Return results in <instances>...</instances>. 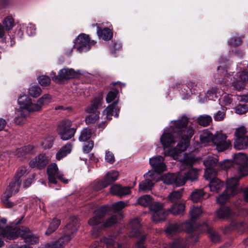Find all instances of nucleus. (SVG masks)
<instances>
[{
	"label": "nucleus",
	"instance_id": "45",
	"mask_svg": "<svg viewBox=\"0 0 248 248\" xmlns=\"http://www.w3.org/2000/svg\"><path fill=\"white\" fill-rule=\"evenodd\" d=\"M183 190L182 189L178 190L172 191L169 195L168 199L171 202H175L180 200L182 196Z\"/></svg>",
	"mask_w": 248,
	"mask_h": 248
},
{
	"label": "nucleus",
	"instance_id": "61",
	"mask_svg": "<svg viewBox=\"0 0 248 248\" xmlns=\"http://www.w3.org/2000/svg\"><path fill=\"white\" fill-rule=\"evenodd\" d=\"M38 82L42 86H48L50 83V79L49 77L43 75L38 77Z\"/></svg>",
	"mask_w": 248,
	"mask_h": 248
},
{
	"label": "nucleus",
	"instance_id": "36",
	"mask_svg": "<svg viewBox=\"0 0 248 248\" xmlns=\"http://www.w3.org/2000/svg\"><path fill=\"white\" fill-rule=\"evenodd\" d=\"M182 231L188 233L192 232L195 228V220L191 218L189 220L180 224Z\"/></svg>",
	"mask_w": 248,
	"mask_h": 248
},
{
	"label": "nucleus",
	"instance_id": "55",
	"mask_svg": "<svg viewBox=\"0 0 248 248\" xmlns=\"http://www.w3.org/2000/svg\"><path fill=\"white\" fill-rule=\"evenodd\" d=\"M3 25L6 31L11 30L14 27V20L11 16H7L3 21Z\"/></svg>",
	"mask_w": 248,
	"mask_h": 248
},
{
	"label": "nucleus",
	"instance_id": "8",
	"mask_svg": "<svg viewBox=\"0 0 248 248\" xmlns=\"http://www.w3.org/2000/svg\"><path fill=\"white\" fill-rule=\"evenodd\" d=\"M6 218L0 219V248L3 246L4 244L3 238L14 240L16 239L17 236L15 232H13L12 226H6Z\"/></svg>",
	"mask_w": 248,
	"mask_h": 248
},
{
	"label": "nucleus",
	"instance_id": "11",
	"mask_svg": "<svg viewBox=\"0 0 248 248\" xmlns=\"http://www.w3.org/2000/svg\"><path fill=\"white\" fill-rule=\"evenodd\" d=\"M119 176V172L116 170H111L108 172L104 178L96 182L93 186L96 191H99L105 187H107L115 181Z\"/></svg>",
	"mask_w": 248,
	"mask_h": 248
},
{
	"label": "nucleus",
	"instance_id": "29",
	"mask_svg": "<svg viewBox=\"0 0 248 248\" xmlns=\"http://www.w3.org/2000/svg\"><path fill=\"white\" fill-rule=\"evenodd\" d=\"M189 239L190 236L188 239L179 238L170 244V248H188Z\"/></svg>",
	"mask_w": 248,
	"mask_h": 248
},
{
	"label": "nucleus",
	"instance_id": "60",
	"mask_svg": "<svg viewBox=\"0 0 248 248\" xmlns=\"http://www.w3.org/2000/svg\"><path fill=\"white\" fill-rule=\"evenodd\" d=\"M51 100V96L49 94H45L38 100L37 102L39 105H41V107L42 108V106L50 103Z\"/></svg>",
	"mask_w": 248,
	"mask_h": 248
},
{
	"label": "nucleus",
	"instance_id": "40",
	"mask_svg": "<svg viewBox=\"0 0 248 248\" xmlns=\"http://www.w3.org/2000/svg\"><path fill=\"white\" fill-rule=\"evenodd\" d=\"M217 158L216 157L213 156H209L203 161L205 169H216L215 167L217 166Z\"/></svg>",
	"mask_w": 248,
	"mask_h": 248
},
{
	"label": "nucleus",
	"instance_id": "56",
	"mask_svg": "<svg viewBox=\"0 0 248 248\" xmlns=\"http://www.w3.org/2000/svg\"><path fill=\"white\" fill-rule=\"evenodd\" d=\"M206 227L207 228V231L210 234V238L212 241L215 243H217L219 241L220 237L219 235L216 233L212 229L210 228L207 224Z\"/></svg>",
	"mask_w": 248,
	"mask_h": 248
},
{
	"label": "nucleus",
	"instance_id": "26",
	"mask_svg": "<svg viewBox=\"0 0 248 248\" xmlns=\"http://www.w3.org/2000/svg\"><path fill=\"white\" fill-rule=\"evenodd\" d=\"M28 112L25 109H19L14 119V122L17 125H22L27 122Z\"/></svg>",
	"mask_w": 248,
	"mask_h": 248
},
{
	"label": "nucleus",
	"instance_id": "39",
	"mask_svg": "<svg viewBox=\"0 0 248 248\" xmlns=\"http://www.w3.org/2000/svg\"><path fill=\"white\" fill-rule=\"evenodd\" d=\"M88 113H89V114L86 116L85 119L86 124H94L99 120L100 117V111Z\"/></svg>",
	"mask_w": 248,
	"mask_h": 248
},
{
	"label": "nucleus",
	"instance_id": "50",
	"mask_svg": "<svg viewBox=\"0 0 248 248\" xmlns=\"http://www.w3.org/2000/svg\"><path fill=\"white\" fill-rule=\"evenodd\" d=\"M152 202V198L149 195H144L138 199V203L143 206H150Z\"/></svg>",
	"mask_w": 248,
	"mask_h": 248
},
{
	"label": "nucleus",
	"instance_id": "4",
	"mask_svg": "<svg viewBox=\"0 0 248 248\" xmlns=\"http://www.w3.org/2000/svg\"><path fill=\"white\" fill-rule=\"evenodd\" d=\"M21 180H14L9 183L7 186L4 195L1 199L4 206L7 208H12L15 205V203L10 201L9 199L14 195L18 192L21 185Z\"/></svg>",
	"mask_w": 248,
	"mask_h": 248
},
{
	"label": "nucleus",
	"instance_id": "3",
	"mask_svg": "<svg viewBox=\"0 0 248 248\" xmlns=\"http://www.w3.org/2000/svg\"><path fill=\"white\" fill-rule=\"evenodd\" d=\"M79 224L77 219L69 222L63 229V235L56 241L46 245V248H63L73 237L79 228Z\"/></svg>",
	"mask_w": 248,
	"mask_h": 248
},
{
	"label": "nucleus",
	"instance_id": "38",
	"mask_svg": "<svg viewBox=\"0 0 248 248\" xmlns=\"http://www.w3.org/2000/svg\"><path fill=\"white\" fill-rule=\"evenodd\" d=\"M61 224V220L57 218H54L50 222L49 227L46 231L45 234L47 235H50L55 232Z\"/></svg>",
	"mask_w": 248,
	"mask_h": 248
},
{
	"label": "nucleus",
	"instance_id": "28",
	"mask_svg": "<svg viewBox=\"0 0 248 248\" xmlns=\"http://www.w3.org/2000/svg\"><path fill=\"white\" fill-rule=\"evenodd\" d=\"M97 33L99 38L104 40H110L113 37L112 31L108 28L101 29L99 27H97Z\"/></svg>",
	"mask_w": 248,
	"mask_h": 248
},
{
	"label": "nucleus",
	"instance_id": "46",
	"mask_svg": "<svg viewBox=\"0 0 248 248\" xmlns=\"http://www.w3.org/2000/svg\"><path fill=\"white\" fill-rule=\"evenodd\" d=\"M118 220V219L117 215L111 216L110 217L106 219L105 221L103 222L101 224V227L102 228L104 229L110 227L117 223Z\"/></svg>",
	"mask_w": 248,
	"mask_h": 248
},
{
	"label": "nucleus",
	"instance_id": "13",
	"mask_svg": "<svg viewBox=\"0 0 248 248\" xmlns=\"http://www.w3.org/2000/svg\"><path fill=\"white\" fill-rule=\"evenodd\" d=\"M50 75L55 83H61L63 80L74 78L76 72L73 69L63 68L59 71L57 76L54 72H51Z\"/></svg>",
	"mask_w": 248,
	"mask_h": 248
},
{
	"label": "nucleus",
	"instance_id": "54",
	"mask_svg": "<svg viewBox=\"0 0 248 248\" xmlns=\"http://www.w3.org/2000/svg\"><path fill=\"white\" fill-rule=\"evenodd\" d=\"M41 93L42 90L41 88L38 86H31L28 90L29 94L34 98L39 96Z\"/></svg>",
	"mask_w": 248,
	"mask_h": 248
},
{
	"label": "nucleus",
	"instance_id": "52",
	"mask_svg": "<svg viewBox=\"0 0 248 248\" xmlns=\"http://www.w3.org/2000/svg\"><path fill=\"white\" fill-rule=\"evenodd\" d=\"M189 213L191 218L195 220L201 216L202 213V210L201 206H193L191 208Z\"/></svg>",
	"mask_w": 248,
	"mask_h": 248
},
{
	"label": "nucleus",
	"instance_id": "32",
	"mask_svg": "<svg viewBox=\"0 0 248 248\" xmlns=\"http://www.w3.org/2000/svg\"><path fill=\"white\" fill-rule=\"evenodd\" d=\"M234 147L237 150H244L248 147V138H235Z\"/></svg>",
	"mask_w": 248,
	"mask_h": 248
},
{
	"label": "nucleus",
	"instance_id": "53",
	"mask_svg": "<svg viewBox=\"0 0 248 248\" xmlns=\"http://www.w3.org/2000/svg\"><path fill=\"white\" fill-rule=\"evenodd\" d=\"M234 136L235 138H248L246 128L245 126H242L236 128L234 132Z\"/></svg>",
	"mask_w": 248,
	"mask_h": 248
},
{
	"label": "nucleus",
	"instance_id": "58",
	"mask_svg": "<svg viewBox=\"0 0 248 248\" xmlns=\"http://www.w3.org/2000/svg\"><path fill=\"white\" fill-rule=\"evenodd\" d=\"M126 205V204L124 202L120 201L114 203L111 206H109L110 207V211L113 210L114 212H117L122 210Z\"/></svg>",
	"mask_w": 248,
	"mask_h": 248
},
{
	"label": "nucleus",
	"instance_id": "10",
	"mask_svg": "<svg viewBox=\"0 0 248 248\" xmlns=\"http://www.w3.org/2000/svg\"><path fill=\"white\" fill-rule=\"evenodd\" d=\"M96 42L91 40L88 35L84 33L79 34L76 39L75 45L77 50L81 52L89 50L92 46L95 45Z\"/></svg>",
	"mask_w": 248,
	"mask_h": 248
},
{
	"label": "nucleus",
	"instance_id": "44",
	"mask_svg": "<svg viewBox=\"0 0 248 248\" xmlns=\"http://www.w3.org/2000/svg\"><path fill=\"white\" fill-rule=\"evenodd\" d=\"M32 150V146L29 145L17 149L14 154L17 157H22Z\"/></svg>",
	"mask_w": 248,
	"mask_h": 248
},
{
	"label": "nucleus",
	"instance_id": "6",
	"mask_svg": "<svg viewBox=\"0 0 248 248\" xmlns=\"http://www.w3.org/2000/svg\"><path fill=\"white\" fill-rule=\"evenodd\" d=\"M129 229L130 230V236L140 237V240L136 244V248H145L142 245L147 238L145 234H142L140 230V221L139 218H136L132 220L127 226Z\"/></svg>",
	"mask_w": 248,
	"mask_h": 248
},
{
	"label": "nucleus",
	"instance_id": "59",
	"mask_svg": "<svg viewBox=\"0 0 248 248\" xmlns=\"http://www.w3.org/2000/svg\"><path fill=\"white\" fill-rule=\"evenodd\" d=\"M41 105H39L38 102H37V103L33 104L32 103L31 100L29 104L28 105V107L26 109V111L29 114L30 112L40 111L41 110Z\"/></svg>",
	"mask_w": 248,
	"mask_h": 248
},
{
	"label": "nucleus",
	"instance_id": "5",
	"mask_svg": "<svg viewBox=\"0 0 248 248\" xmlns=\"http://www.w3.org/2000/svg\"><path fill=\"white\" fill-rule=\"evenodd\" d=\"M72 124V122L68 119H64L59 122L57 132L62 140H67L74 137L77 129L71 127Z\"/></svg>",
	"mask_w": 248,
	"mask_h": 248
},
{
	"label": "nucleus",
	"instance_id": "21",
	"mask_svg": "<svg viewBox=\"0 0 248 248\" xmlns=\"http://www.w3.org/2000/svg\"><path fill=\"white\" fill-rule=\"evenodd\" d=\"M153 172L149 171L144 175L145 179L140 183L139 187L140 191L150 190L154 185L152 182Z\"/></svg>",
	"mask_w": 248,
	"mask_h": 248
},
{
	"label": "nucleus",
	"instance_id": "23",
	"mask_svg": "<svg viewBox=\"0 0 248 248\" xmlns=\"http://www.w3.org/2000/svg\"><path fill=\"white\" fill-rule=\"evenodd\" d=\"M118 102V100L115 101L103 111V114L106 115V118L108 120H110L112 119L114 111L115 112L114 116L116 118L118 117L120 109L117 106Z\"/></svg>",
	"mask_w": 248,
	"mask_h": 248
},
{
	"label": "nucleus",
	"instance_id": "51",
	"mask_svg": "<svg viewBox=\"0 0 248 248\" xmlns=\"http://www.w3.org/2000/svg\"><path fill=\"white\" fill-rule=\"evenodd\" d=\"M217 173V169H205L204 176L206 180L210 182L211 180L217 178L216 177Z\"/></svg>",
	"mask_w": 248,
	"mask_h": 248
},
{
	"label": "nucleus",
	"instance_id": "41",
	"mask_svg": "<svg viewBox=\"0 0 248 248\" xmlns=\"http://www.w3.org/2000/svg\"><path fill=\"white\" fill-rule=\"evenodd\" d=\"M204 195L205 193L203 189H195L191 193L190 198L193 202H197L203 198Z\"/></svg>",
	"mask_w": 248,
	"mask_h": 248
},
{
	"label": "nucleus",
	"instance_id": "25",
	"mask_svg": "<svg viewBox=\"0 0 248 248\" xmlns=\"http://www.w3.org/2000/svg\"><path fill=\"white\" fill-rule=\"evenodd\" d=\"M240 178L238 175L228 179L226 181V189L231 191L232 194H236L237 192V186Z\"/></svg>",
	"mask_w": 248,
	"mask_h": 248
},
{
	"label": "nucleus",
	"instance_id": "35",
	"mask_svg": "<svg viewBox=\"0 0 248 248\" xmlns=\"http://www.w3.org/2000/svg\"><path fill=\"white\" fill-rule=\"evenodd\" d=\"M185 210V205L183 203H179L174 204L168 210V213L170 212L174 215H181L183 214Z\"/></svg>",
	"mask_w": 248,
	"mask_h": 248
},
{
	"label": "nucleus",
	"instance_id": "33",
	"mask_svg": "<svg viewBox=\"0 0 248 248\" xmlns=\"http://www.w3.org/2000/svg\"><path fill=\"white\" fill-rule=\"evenodd\" d=\"M160 141L164 148L174 142L172 135L169 132H164L160 138Z\"/></svg>",
	"mask_w": 248,
	"mask_h": 248
},
{
	"label": "nucleus",
	"instance_id": "57",
	"mask_svg": "<svg viewBox=\"0 0 248 248\" xmlns=\"http://www.w3.org/2000/svg\"><path fill=\"white\" fill-rule=\"evenodd\" d=\"M116 238L114 236H110L108 237H104L102 239L101 241L105 243L108 248H113L114 244L116 242Z\"/></svg>",
	"mask_w": 248,
	"mask_h": 248
},
{
	"label": "nucleus",
	"instance_id": "9",
	"mask_svg": "<svg viewBox=\"0 0 248 248\" xmlns=\"http://www.w3.org/2000/svg\"><path fill=\"white\" fill-rule=\"evenodd\" d=\"M13 232H15L17 235L16 238L20 236L25 240L26 243L30 245H33L39 242V238L33 235L28 228H24L22 229L17 227H12Z\"/></svg>",
	"mask_w": 248,
	"mask_h": 248
},
{
	"label": "nucleus",
	"instance_id": "64",
	"mask_svg": "<svg viewBox=\"0 0 248 248\" xmlns=\"http://www.w3.org/2000/svg\"><path fill=\"white\" fill-rule=\"evenodd\" d=\"M248 111V108L246 105L239 104L236 106L235 111L237 114H243Z\"/></svg>",
	"mask_w": 248,
	"mask_h": 248
},
{
	"label": "nucleus",
	"instance_id": "15",
	"mask_svg": "<svg viewBox=\"0 0 248 248\" xmlns=\"http://www.w3.org/2000/svg\"><path fill=\"white\" fill-rule=\"evenodd\" d=\"M179 175L181 180H179L178 184L183 186L187 180L194 181L197 180L199 176L198 170L192 168L188 170L181 171Z\"/></svg>",
	"mask_w": 248,
	"mask_h": 248
},
{
	"label": "nucleus",
	"instance_id": "7",
	"mask_svg": "<svg viewBox=\"0 0 248 248\" xmlns=\"http://www.w3.org/2000/svg\"><path fill=\"white\" fill-rule=\"evenodd\" d=\"M46 173L48 175L49 183L56 184L57 183V178L65 184H68L69 181L68 179L64 177L62 173L59 170L56 163H52L47 166Z\"/></svg>",
	"mask_w": 248,
	"mask_h": 248
},
{
	"label": "nucleus",
	"instance_id": "48",
	"mask_svg": "<svg viewBox=\"0 0 248 248\" xmlns=\"http://www.w3.org/2000/svg\"><path fill=\"white\" fill-rule=\"evenodd\" d=\"M91 130L89 128H83L81 131L80 135L78 138L80 141H88L91 137Z\"/></svg>",
	"mask_w": 248,
	"mask_h": 248
},
{
	"label": "nucleus",
	"instance_id": "19",
	"mask_svg": "<svg viewBox=\"0 0 248 248\" xmlns=\"http://www.w3.org/2000/svg\"><path fill=\"white\" fill-rule=\"evenodd\" d=\"M131 187L129 186H122L119 185H114L111 186L110 192L114 195L120 197H124L131 193Z\"/></svg>",
	"mask_w": 248,
	"mask_h": 248
},
{
	"label": "nucleus",
	"instance_id": "2",
	"mask_svg": "<svg viewBox=\"0 0 248 248\" xmlns=\"http://www.w3.org/2000/svg\"><path fill=\"white\" fill-rule=\"evenodd\" d=\"M226 135L217 132L213 135L209 130L206 129L200 132V140L202 143L205 144L212 141L218 152H223L229 149L231 146V141L227 139Z\"/></svg>",
	"mask_w": 248,
	"mask_h": 248
},
{
	"label": "nucleus",
	"instance_id": "49",
	"mask_svg": "<svg viewBox=\"0 0 248 248\" xmlns=\"http://www.w3.org/2000/svg\"><path fill=\"white\" fill-rule=\"evenodd\" d=\"M212 117L208 115L200 116L198 118V122L201 125L206 126L210 124L212 122Z\"/></svg>",
	"mask_w": 248,
	"mask_h": 248
},
{
	"label": "nucleus",
	"instance_id": "42",
	"mask_svg": "<svg viewBox=\"0 0 248 248\" xmlns=\"http://www.w3.org/2000/svg\"><path fill=\"white\" fill-rule=\"evenodd\" d=\"M248 160V158L246 155L242 153L235 155L234 157V162L240 165V166L247 164Z\"/></svg>",
	"mask_w": 248,
	"mask_h": 248
},
{
	"label": "nucleus",
	"instance_id": "62",
	"mask_svg": "<svg viewBox=\"0 0 248 248\" xmlns=\"http://www.w3.org/2000/svg\"><path fill=\"white\" fill-rule=\"evenodd\" d=\"M229 43L231 46H238L242 43L241 39L238 35L235 34L231 37Z\"/></svg>",
	"mask_w": 248,
	"mask_h": 248
},
{
	"label": "nucleus",
	"instance_id": "63",
	"mask_svg": "<svg viewBox=\"0 0 248 248\" xmlns=\"http://www.w3.org/2000/svg\"><path fill=\"white\" fill-rule=\"evenodd\" d=\"M237 175L240 178L248 175V166L247 164L239 167L237 170Z\"/></svg>",
	"mask_w": 248,
	"mask_h": 248
},
{
	"label": "nucleus",
	"instance_id": "14",
	"mask_svg": "<svg viewBox=\"0 0 248 248\" xmlns=\"http://www.w3.org/2000/svg\"><path fill=\"white\" fill-rule=\"evenodd\" d=\"M150 209L153 212L152 218L154 222H158L165 220L168 215V211H165L163 208V205L160 202L152 204Z\"/></svg>",
	"mask_w": 248,
	"mask_h": 248
},
{
	"label": "nucleus",
	"instance_id": "22",
	"mask_svg": "<svg viewBox=\"0 0 248 248\" xmlns=\"http://www.w3.org/2000/svg\"><path fill=\"white\" fill-rule=\"evenodd\" d=\"M103 99V94L100 93L97 96L93 98L91 101V105L86 108V111L87 112L99 111L97 109L102 106Z\"/></svg>",
	"mask_w": 248,
	"mask_h": 248
},
{
	"label": "nucleus",
	"instance_id": "30",
	"mask_svg": "<svg viewBox=\"0 0 248 248\" xmlns=\"http://www.w3.org/2000/svg\"><path fill=\"white\" fill-rule=\"evenodd\" d=\"M189 118L186 115H183L181 117H179L177 120L172 121L174 127L178 130H181L184 128L187 127Z\"/></svg>",
	"mask_w": 248,
	"mask_h": 248
},
{
	"label": "nucleus",
	"instance_id": "20",
	"mask_svg": "<svg viewBox=\"0 0 248 248\" xmlns=\"http://www.w3.org/2000/svg\"><path fill=\"white\" fill-rule=\"evenodd\" d=\"M231 75L228 73L227 70L226 68L221 66H218L217 68V75L215 76L216 80L217 82L224 83L227 84L229 81L232 80L231 78Z\"/></svg>",
	"mask_w": 248,
	"mask_h": 248
},
{
	"label": "nucleus",
	"instance_id": "31",
	"mask_svg": "<svg viewBox=\"0 0 248 248\" xmlns=\"http://www.w3.org/2000/svg\"><path fill=\"white\" fill-rule=\"evenodd\" d=\"M73 145L70 143H68L62 146L56 153V158L57 160H61L62 158L70 154L72 151Z\"/></svg>",
	"mask_w": 248,
	"mask_h": 248
},
{
	"label": "nucleus",
	"instance_id": "17",
	"mask_svg": "<svg viewBox=\"0 0 248 248\" xmlns=\"http://www.w3.org/2000/svg\"><path fill=\"white\" fill-rule=\"evenodd\" d=\"M48 163V159L45 154H41L31 159L29 162L31 168L38 169L44 168Z\"/></svg>",
	"mask_w": 248,
	"mask_h": 248
},
{
	"label": "nucleus",
	"instance_id": "43",
	"mask_svg": "<svg viewBox=\"0 0 248 248\" xmlns=\"http://www.w3.org/2000/svg\"><path fill=\"white\" fill-rule=\"evenodd\" d=\"M182 231L180 223L171 224L168 226L165 230L166 233L168 235H172L175 233Z\"/></svg>",
	"mask_w": 248,
	"mask_h": 248
},
{
	"label": "nucleus",
	"instance_id": "16",
	"mask_svg": "<svg viewBox=\"0 0 248 248\" xmlns=\"http://www.w3.org/2000/svg\"><path fill=\"white\" fill-rule=\"evenodd\" d=\"M233 81L231 83L233 89L236 91H241L245 87V83L248 81V71H243L239 75H236Z\"/></svg>",
	"mask_w": 248,
	"mask_h": 248
},
{
	"label": "nucleus",
	"instance_id": "24",
	"mask_svg": "<svg viewBox=\"0 0 248 248\" xmlns=\"http://www.w3.org/2000/svg\"><path fill=\"white\" fill-rule=\"evenodd\" d=\"M179 180H181L179 174L176 175L173 173H168L161 177V181L167 185L174 184L177 186H181L182 185L178 184Z\"/></svg>",
	"mask_w": 248,
	"mask_h": 248
},
{
	"label": "nucleus",
	"instance_id": "37",
	"mask_svg": "<svg viewBox=\"0 0 248 248\" xmlns=\"http://www.w3.org/2000/svg\"><path fill=\"white\" fill-rule=\"evenodd\" d=\"M234 195V194H232L231 191L226 189L223 193L217 198V202L220 205H223Z\"/></svg>",
	"mask_w": 248,
	"mask_h": 248
},
{
	"label": "nucleus",
	"instance_id": "27",
	"mask_svg": "<svg viewBox=\"0 0 248 248\" xmlns=\"http://www.w3.org/2000/svg\"><path fill=\"white\" fill-rule=\"evenodd\" d=\"M217 213L218 217L221 219H230L235 216L229 207L225 206L221 207Z\"/></svg>",
	"mask_w": 248,
	"mask_h": 248
},
{
	"label": "nucleus",
	"instance_id": "1",
	"mask_svg": "<svg viewBox=\"0 0 248 248\" xmlns=\"http://www.w3.org/2000/svg\"><path fill=\"white\" fill-rule=\"evenodd\" d=\"M174 132L176 133L175 137L179 140L180 143L176 147L165 152V155L170 156L174 159H178L180 155L188 147L189 140L194 134V130L189 126Z\"/></svg>",
	"mask_w": 248,
	"mask_h": 248
},
{
	"label": "nucleus",
	"instance_id": "34",
	"mask_svg": "<svg viewBox=\"0 0 248 248\" xmlns=\"http://www.w3.org/2000/svg\"><path fill=\"white\" fill-rule=\"evenodd\" d=\"M209 186L211 191L218 192L223 187L224 183L218 178L214 179L210 181Z\"/></svg>",
	"mask_w": 248,
	"mask_h": 248
},
{
	"label": "nucleus",
	"instance_id": "47",
	"mask_svg": "<svg viewBox=\"0 0 248 248\" xmlns=\"http://www.w3.org/2000/svg\"><path fill=\"white\" fill-rule=\"evenodd\" d=\"M31 100V99L26 95L19 97L17 100L18 104L20 106L19 109L26 110Z\"/></svg>",
	"mask_w": 248,
	"mask_h": 248
},
{
	"label": "nucleus",
	"instance_id": "12",
	"mask_svg": "<svg viewBox=\"0 0 248 248\" xmlns=\"http://www.w3.org/2000/svg\"><path fill=\"white\" fill-rule=\"evenodd\" d=\"M110 211V207L107 205L100 207L94 212V216L88 220V223L91 226H95L102 224L104 217Z\"/></svg>",
	"mask_w": 248,
	"mask_h": 248
},
{
	"label": "nucleus",
	"instance_id": "18",
	"mask_svg": "<svg viewBox=\"0 0 248 248\" xmlns=\"http://www.w3.org/2000/svg\"><path fill=\"white\" fill-rule=\"evenodd\" d=\"M149 163L155 170L158 173H162L166 170V166L162 156L153 157L150 159Z\"/></svg>",
	"mask_w": 248,
	"mask_h": 248
}]
</instances>
